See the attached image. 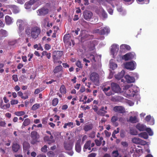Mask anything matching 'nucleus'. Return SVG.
<instances>
[{
	"mask_svg": "<svg viewBox=\"0 0 157 157\" xmlns=\"http://www.w3.org/2000/svg\"><path fill=\"white\" fill-rule=\"evenodd\" d=\"M69 34L65 35L63 37V40L65 43H67L69 42L70 37Z\"/></svg>",
	"mask_w": 157,
	"mask_h": 157,
	"instance_id": "c9c22d12",
	"label": "nucleus"
},
{
	"mask_svg": "<svg viewBox=\"0 0 157 157\" xmlns=\"http://www.w3.org/2000/svg\"><path fill=\"white\" fill-rule=\"evenodd\" d=\"M118 119V117L115 116H113L111 118V121L113 124H115V126H117L118 125V123L116 122Z\"/></svg>",
	"mask_w": 157,
	"mask_h": 157,
	"instance_id": "bb28decb",
	"label": "nucleus"
},
{
	"mask_svg": "<svg viewBox=\"0 0 157 157\" xmlns=\"http://www.w3.org/2000/svg\"><path fill=\"white\" fill-rule=\"evenodd\" d=\"M76 65L79 68H82V65L81 62L79 60L77 61L75 63Z\"/></svg>",
	"mask_w": 157,
	"mask_h": 157,
	"instance_id": "a18cd8bd",
	"label": "nucleus"
},
{
	"mask_svg": "<svg viewBox=\"0 0 157 157\" xmlns=\"http://www.w3.org/2000/svg\"><path fill=\"white\" fill-rule=\"evenodd\" d=\"M30 136L32 138L31 143L34 144L37 142H39L38 139L40 138V135L36 131H33L30 134Z\"/></svg>",
	"mask_w": 157,
	"mask_h": 157,
	"instance_id": "7ed1b4c3",
	"label": "nucleus"
},
{
	"mask_svg": "<svg viewBox=\"0 0 157 157\" xmlns=\"http://www.w3.org/2000/svg\"><path fill=\"white\" fill-rule=\"evenodd\" d=\"M109 32V29L106 27L101 28L100 30L97 29L93 31L94 33H98L101 35H107Z\"/></svg>",
	"mask_w": 157,
	"mask_h": 157,
	"instance_id": "f03ea898",
	"label": "nucleus"
},
{
	"mask_svg": "<svg viewBox=\"0 0 157 157\" xmlns=\"http://www.w3.org/2000/svg\"><path fill=\"white\" fill-rule=\"evenodd\" d=\"M87 58L90 60L92 62H95L96 60L95 59L94 55L92 53H89L87 55Z\"/></svg>",
	"mask_w": 157,
	"mask_h": 157,
	"instance_id": "393cba45",
	"label": "nucleus"
},
{
	"mask_svg": "<svg viewBox=\"0 0 157 157\" xmlns=\"http://www.w3.org/2000/svg\"><path fill=\"white\" fill-rule=\"evenodd\" d=\"M124 78L126 80L127 83H131L134 82L135 81L134 78L132 76H130L129 75H126Z\"/></svg>",
	"mask_w": 157,
	"mask_h": 157,
	"instance_id": "dca6fc26",
	"label": "nucleus"
},
{
	"mask_svg": "<svg viewBox=\"0 0 157 157\" xmlns=\"http://www.w3.org/2000/svg\"><path fill=\"white\" fill-rule=\"evenodd\" d=\"M95 142L96 145L98 146H100L101 144V142L98 139L95 140Z\"/></svg>",
	"mask_w": 157,
	"mask_h": 157,
	"instance_id": "6e6d98bb",
	"label": "nucleus"
},
{
	"mask_svg": "<svg viewBox=\"0 0 157 157\" xmlns=\"http://www.w3.org/2000/svg\"><path fill=\"white\" fill-rule=\"evenodd\" d=\"M140 139L138 138L135 137L132 139V142L136 144H139Z\"/></svg>",
	"mask_w": 157,
	"mask_h": 157,
	"instance_id": "79ce46f5",
	"label": "nucleus"
},
{
	"mask_svg": "<svg viewBox=\"0 0 157 157\" xmlns=\"http://www.w3.org/2000/svg\"><path fill=\"white\" fill-rule=\"evenodd\" d=\"M129 91H130V93H129V95H133L134 96L135 93H136V91H135L133 88H130L129 90Z\"/></svg>",
	"mask_w": 157,
	"mask_h": 157,
	"instance_id": "49530a36",
	"label": "nucleus"
},
{
	"mask_svg": "<svg viewBox=\"0 0 157 157\" xmlns=\"http://www.w3.org/2000/svg\"><path fill=\"white\" fill-rule=\"evenodd\" d=\"M113 110L115 112L121 113H124L125 112V109L121 106H116L114 107Z\"/></svg>",
	"mask_w": 157,
	"mask_h": 157,
	"instance_id": "ddd939ff",
	"label": "nucleus"
},
{
	"mask_svg": "<svg viewBox=\"0 0 157 157\" xmlns=\"http://www.w3.org/2000/svg\"><path fill=\"white\" fill-rule=\"evenodd\" d=\"M5 21L6 24L8 25L11 24L13 22L11 18L8 15L5 17Z\"/></svg>",
	"mask_w": 157,
	"mask_h": 157,
	"instance_id": "a878e982",
	"label": "nucleus"
},
{
	"mask_svg": "<svg viewBox=\"0 0 157 157\" xmlns=\"http://www.w3.org/2000/svg\"><path fill=\"white\" fill-rule=\"evenodd\" d=\"M59 102V100L57 98H55L52 101V105L53 106H56L58 104Z\"/></svg>",
	"mask_w": 157,
	"mask_h": 157,
	"instance_id": "a19ab883",
	"label": "nucleus"
},
{
	"mask_svg": "<svg viewBox=\"0 0 157 157\" xmlns=\"http://www.w3.org/2000/svg\"><path fill=\"white\" fill-rule=\"evenodd\" d=\"M25 114V113L23 111H19V112H17L15 113V114L18 116H21L23 115H24Z\"/></svg>",
	"mask_w": 157,
	"mask_h": 157,
	"instance_id": "de8ad7c7",
	"label": "nucleus"
},
{
	"mask_svg": "<svg viewBox=\"0 0 157 157\" xmlns=\"http://www.w3.org/2000/svg\"><path fill=\"white\" fill-rule=\"evenodd\" d=\"M146 127L145 125L140 123L138 124L136 126V128L140 131L145 130Z\"/></svg>",
	"mask_w": 157,
	"mask_h": 157,
	"instance_id": "6ab92c4d",
	"label": "nucleus"
},
{
	"mask_svg": "<svg viewBox=\"0 0 157 157\" xmlns=\"http://www.w3.org/2000/svg\"><path fill=\"white\" fill-rule=\"evenodd\" d=\"M41 29L37 26L30 27L28 26L25 30V33L28 36L31 37L34 40L36 39L39 37L41 33Z\"/></svg>",
	"mask_w": 157,
	"mask_h": 157,
	"instance_id": "f257e3e1",
	"label": "nucleus"
},
{
	"mask_svg": "<svg viewBox=\"0 0 157 157\" xmlns=\"http://www.w3.org/2000/svg\"><path fill=\"white\" fill-rule=\"evenodd\" d=\"M17 43V41L16 40H14L8 42V44L10 45H13Z\"/></svg>",
	"mask_w": 157,
	"mask_h": 157,
	"instance_id": "864d4df0",
	"label": "nucleus"
},
{
	"mask_svg": "<svg viewBox=\"0 0 157 157\" xmlns=\"http://www.w3.org/2000/svg\"><path fill=\"white\" fill-rule=\"evenodd\" d=\"M13 79L15 82H17L18 81L17 75H13L12 76Z\"/></svg>",
	"mask_w": 157,
	"mask_h": 157,
	"instance_id": "4d7b16f0",
	"label": "nucleus"
},
{
	"mask_svg": "<svg viewBox=\"0 0 157 157\" xmlns=\"http://www.w3.org/2000/svg\"><path fill=\"white\" fill-rule=\"evenodd\" d=\"M134 61L128 62L124 63V67L127 69L133 70L135 68Z\"/></svg>",
	"mask_w": 157,
	"mask_h": 157,
	"instance_id": "423d86ee",
	"label": "nucleus"
},
{
	"mask_svg": "<svg viewBox=\"0 0 157 157\" xmlns=\"http://www.w3.org/2000/svg\"><path fill=\"white\" fill-rule=\"evenodd\" d=\"M36 12L38 15L39 16H44L48 13V10L47 9L43 7L39 9Z\"/></svg>",
	"mask_w": 157,
	"mask_h": 157,
	"instance_id": "9b49d317",
	"label": "nucleus"
},
{
	"mask_svg": "<svg viewBox=\"0 0 157 157\" xmlns=\"http://www.w3.org/2000/svg\"><path fill=\"white\" fill-rule=\"evenodd\" d=\"M130 133L132 135H136L138 134V132L136 130L130 129Z\"/></svg>",
	"mask_w": 157,
	"mask_h": 157,
	"instance_id": "37998d69",
	"label": "nucleus"
},
{
	"mask_svg": "<svg viewBox=\"0 0 157 157\" xmlns=\"http://www.w3.org/2000/svg\"><path fill=\"white\" fill-rule=\"evenodd\" d=\"M17 24L19 30L21 32L24 29V26L25 23L24 21L18 19L17 22Z\"/></svg>",
	"mask_w": 157,
	"mask_h": 157,
	"instance_id": "9d476101",
	"label": "nucleus"
},
{
	"mask_svg": "<svg viewBox=\"0 0 157 157\" xmlns=\"http://www.w3.org/2000/svg\"><path fill=\"white\" fill-rule=\"evenodd\" d=\"M48 156L49 157H54L55 154L52 151H49L47 153Z\"/></svg>",
	"mask_w": 157,
	"mask_h": 157,
	"instance_id": "8fccbe9b",
	"label": "nucleus"
},
{
	"mask_svg": "<svg viewBox=\"0 0 157 157\" xmlns=\"http://www.w3.org/2000/svg\"><path fill=\"white\" fill-rule=\"evenodd\" d=\"M136 116L133 117L131 116L129 118V121L132 123H136Z\"/></svg>",
	"mask_w": 157,
	"mask_h": 157,
	"instance_id": "c03bdc74",
	"label": "nucleus"
},
{
	"mask_svg": "<svg viewBox=\"0 0 157 157\" xmlns=\"http://www.w3.org/2000/svg\"><path fill=\"white\" fill-rule=\"evenodd\" d=\"M12 11L14 13H16L19 12V10L18 8L16 6L13 5L12 6Z\"/></svg>",
	"mask_w": 157,
	"mask_h": 157,
	"instance_id": "58836bf2",
	"label": "nucleus"
},
{
	"mask_svg": "<svg viewBox=\"0 0 157 157\" xmlns=\"http://www.w3.org/2000/svg\"><path fill=\"white\" fill-rule=\"evenodd\" d=\"M89 137L91 138H94L95 137V132H92L89 134Z\"/></svg>",
	"mask_w": 157,
	"mask_h": 157,
	"instance_id": "680f3d73",
	"label": "nucleus"
},
{
	"mask_svg": "<svg viewBox=\"0 0 157 157\" xmlns=\"http://www.w3.org/2000/svg\"><path fill=\"white\" fill-rule=\"evenodd\" d=\"M40 107V105L39 104L36 103L33 105L31 109L33 110H35L38 109Z\"/></svg>",
	"mask_w": 157,
	"mask_h": 157,
	"instance_id": "ea45409f",
	"label": "nucleus"
},
{
	"mask_svg": "<svg viewBox=\"0 0 157 157\" xmlns=\"http://www.w3.org/2000/svg\"><path fill=\"white\" fill-rule=\"evenodd\" d=\"M47 146L45 145L41 148V151L44 152H46L47 151Z\"/></svg>",
	"mask_w": 157,
	"mask_h": 157,
	"instance_id": "5fc2aeb1",
	"label": "nucleus"
},
{
	"mask_svg": "<svg viewBox=\"0 0 157 157\" xmlns=\"http://www.w3.org/2000/svg\"><path fill=\"white\" fill-rule=\"evenodd\" d=\"M145 120L147 122H150L149 124L151 125H153L154 123V120L153 119H151V117L150 115L146 117Z\"/></svg>",
	"mask_w": 157,
	"mask_h": 157,
	"instance_id": "b1692460",
	"label": "nucleus"
},
{
	"mask_svg": "<svg viewBox=\"0 0 157 157\" xmlns=\"http://www.w3.org/2000/svg\"><path fill=\"white\" fill-rule=\"evenodd\" d=\"M23 149L24 150L28 151L30 147L29 144L27 142H24L23 144Z\"/></svg>",
	"mask_w": 157,
	"mask_h": 157,
	"instance_id": "2f4dec72",
	"label": "nucleus"
},
{
	"mask_svg": "<svg viewBox=\"0 0 157 157\" xmlns=\"http://www.w3.org/2000/svg\"><path fill=\"white\" fill-rule=\"evenodd\" d=\"M20 148L19 145L17 143H13L12 146V149L14 152H17Z\"/></svg>",
	"mask_w": 157,
	"mask_h": 157,
	"instance_id": "5701e85b",
	"label": "nucleus"
},
{
	"mask_svg": "<svg viewBox=\"0 0 157 157\" xmlns=\"http://www.w3.org/2000/svg\"><path fill=\"white\" fill-rule=\"evenodd\" d=\"M90 79L95 85L99 83V75L96 72H93L90 75Z\"/></svg>",
	"mask_w": 157,
	"mask_h": 157,
	"instance_id": "20e7f679",
	"label": "nucleus"
},
{
	"mask_svg": "<svg viewBox=\"0 0 157 157\" xmlns=\"http://www.w3.org/2000/svg\"><path fill=\"white\" fill-rule=\"evenodd\" d=\"M111 88L112 91L114 93H118L120 92L121 90V89L119 85L117 83L112 82L111 84Z\"/></svg>",
	"mask_w": 157,
	"mask_h": 157,
	"instance_id": "39448f33",
	"label": "nucleus"
},
{
	"mask_svg": "<svg viewBox=\"0 0 157 157\" xmlns=\"http://www.w3.org/2000/svg\"><path fill=\"white\" fill-rule=\"evenodd\" d=\"M125 132L124 130H121L120 132V136L122 138H124L125 136Z\"/></svg>",
	"mask_w": 157,
	"mask_h": 157,
	"instance_id": "052dcab7",
	"label": "nucleus"
},
{
	"mask_svg": "<svg viewBox=\"0 0 157 157\" xmlns=\"http://www.w3.org/2000/svg\"><path fill=\"white\" fill-rule=\"evenodd\" d=\"M8 33L6 30L2 29L0 30V39H1L2 37H6Z\"/></svg>",
	"mask_w": 157,
	"mask_h": 157,
	"instance_id": "4be33fe9",
	"label": "nucleus"
},
{
	"mask_svg": "<svg viewBox=\"0 0 157 157\" xmlns=\"http://www.w3.org/2000/svg\"><path fill=\"white\" fill-rule=\"evenodd\" d=\"M63 71V67L61 65L56 66L53 70V72L54 74H56Z\"/></svg>",
	"mask_w": 157,
	"mask_h": 157,
	"instance_id": "a211bd4d",
	"label": "nucleus"
},
{
	"mask_svg": "<svg viewBox=\"0 0 157 157\" xmlns=\"http://www.w3.org/2000/svg\"><path fill=\"white\" fill-rule=\"evenodd\" d=\"M112 154H114V157H121V156L119 155V154L117 150L113 151Z\"/></svg>",
	"mask_w": 157,
	"mask_h": 157,
	"instance_id": "3c124183",
	"label": "nucleus"
},
{
	"mask_svg": "<svg viewBox=\"0 0 157 157\" xmlns=\"http://www.w3.org/2000/svg\"><path fill=\"white\" fill-rule=\"evenodd\" d=\"M17 94L18 96L20 97H21L22 99H28L29 98L28 96V95H26V96H23V94L21 91H19L17 92Z\"/></svg>",
	"mask_w": 157,
	"mask_h": 157,
	"instance_id": "4c0bfd02",
	"label": "nucleus"
},
{
	"mask_svg": "<svg viewBox=\"0 0 157 157\" xmlns=\"http://www.w3.org/2000/svg\"><path fill=\"white\" fill-rule=\"evenodd\" d=\"M86 90V89L84 86H82L80 90H79V91L81 93H83Z\"/></svg>",
	"mask_w": 157,
	"mask_h": 157,
	"instance_id": "774afa93",
	"label": "nucleus"
},
{
	"mask_svg": "<svg viewBox=\"0 0 157 157\" xmlns=\"http://www.w3.org/2000/svg\"><path fill=\"white\" fill-rule=\"evenodd\" d=\"M63 52L62 51H55L53 53V57L54 60L55 61L60 59L63 54Z\"/></svg>",
	"mask_w": 157,
	"mask_h": 157,
	"instance_id": "0eeeda50",
	"label": "nucleus"
},
{
	"mask_svg": "<svg viewBox=\"0 0 157 157\" xmlns=\"http://www.w3.org/2000/svg\"><path fill=\"white\" fill-rule=\"evenodd\" d=\"M75 150L78 153L80 152L81 151V146L80 143L78 142H77L75 144Z\"/></svg>",
	"mask_w": 157,
	"mask_h": 157,
	"instance_id": "7c9ffc66",
	"label": "nucleus"
},
{
	"mask_svg": "<svg viewBox=\"0 0 157 157\" xmlns=\"http://www.w3.org/2000/svg\"><path fill=\"white\" fill-rule=\"evenodd\" d=\"M111 47V51L113 55L118 51L119 49V46L117 44H113L112 46Z\"/></svg>",
	"mask_w": 157,
	"mask_h": 157,
	"instance_id": "f3484780",
	"label": "nucleus"
},
{
	"mask_svg": "<svg viewBox=\"0 0 157 157\" xmlns=\"http://www.w3.org/2000/svg\"><path fill=\"white\" fill-rule=\"evenodd\" d=\"M110 87L109 86L102 88L103 91L107 96H109L114 94V93L112 91L110 90L108 92L109 90H110Z\"/></svg>",
	"mask_w": 157,
	"mask_h": 157,
	"instance_id": "2eb2a0df",
	"label": "nucleus"
},
{
	"mask_svg": "<svg viewBox=\"0 0 157 157\" xmlns=\"http://www.w3.org/2000/svg\"><path fill=\"white\" fill-rule=\"evenodd\" d=\"M51 46L48 44H46L45 45L44 48L45 50H48L51 48Z\"/></svg>",
	"mask_w": 157,
	"mask_h": 157,
	"instance_id": "69168bd1",
	"label": "nucleus"
},
{
	"mask_svg": "<svg viewBox=\"0 0 157 157\" xmlns=\"http://www.w3.org/2000/svg\"><path fill=\"white\" fill-rule=\"evenodd\" d=\"M25 8L26 9H29L31 8V6L27 2L25 3Z\"/></svg>",
	"mask_w": 157,
	"mask_h": 157,
	"instance_id": "13d9d810",
	"label": "nucleus"
},
{
	"mask_svg": "<svg viewBox=\"0 0 157 157\" xmlns=\"http://www.w3.org/2000/svg\"><path fill=\"white\" fill-rule=\"evenodd\" d=\"M41 54V58H42L44 56H46L48 59H50L51 58V54L50 52H48L47 51H44L42 52Z\"/></svg>",
	"mask_w": 157,
	"mask_h": 157,
	"instance_id": "c756f323",
	"label": "nucleus"
},
{
	"mask_svg": "<svg viewBox=\"0 0 157 157\" xmlns=\"http://www.w3.org/2000/svg\"><path fill=\"white\" fill-rule=\"evenodd\" d=\"M120 49H125L128 50H130L131 49L130 47L128 45L123 44L120 46Z\"/></svg>",
	"mask_w": 157,
	"mask_h": 157,
	"instance_id": "f704fd0d",
	"label": "nucleus"
},
{
	"mask_svg": "<svg viewBox=\"0 0 157 157\" xmlns=\"http://www.w3.org/2000/svg\"><path fill=\"white\" fill-rule=\"evenodd\" d=\"M92 16V13L90 11L85 10L83 13L84 18L86 20H90Z\"/></svg>",
	"mask_w": 157,
	"mask_h": 157,
	"instance_id": "1a4fd4ad",
	"label": "nucleus"
},
{
	"mask_svg": "<svg viewBox=\"0 0 157 157\" xmlns=\"http://www.w3.org/2000/svg\"><path fill=\"white\" fill-rule=\"evenodd\" d=\"M10 107V103L7 104L6 105H4L1 106V108L4 109H6L8 108H9Z\"/></svg>",
	"mask_w": 157,
	"mask_h": 157,
	"instance_id": "603ef678",
	"label": "nucleus"
},
{
	"mask_svg": "<svg viewBox=\"0 0 157 157\" xmlns=\"http://www.w3.org/2000/svg\"><path fill=\"white\" fill-rule=\"evenodd\" d=\"M66 89L64 85H62L60 88L59 91L62 94H65L66 93Z\"/></svg>",
	"mask_w": 157,
	"mask_h": 157,
	"instance_id": "473e14b6",
	"label": "nucleus"
},
{
	"mask_svg": "<svg viewBox=\"0 0 157 157\" xmlns=\"http://www.w3.org/2000/svg\"><path fill=\"white\" fill-rule=\"evenodd\" d=\"M93 128L92 124H90L88 125H85L83 127V129L85 132H87L91 130Z\"/></svg>",
	"mask_w": 157,
	"mask_h": 157,
	"instance_id": "cd10ccee",
	"label": "nucleus"
},
{
	"mask_svg": "<svg viewBox=\"0 0 157 157\" xmlns=\"http://www.w3.org/2000/svg\"><path fill=\"white\" fill-rule=\"evenodd\" d=\"M91 143V141L90 140L86 142L83 147V151L84 152H85L87 148L90 146Z\"/></svg>",
	"mask_w": 157,
	"mask_h": 157,
	"instance_id": "c85d7f7f",
	"label": "nucleus"
},
{
	"mask_svg": "<svg viewBox=\"0 0 157 157\" xmlns=\"http://www.w3.org/2000/svg\"><path fill=\"white\" fill-rule=\"evenodd\" d=\"M145 130L148 132L149 136H151L153 135V132L150 128H146Z\"/></svg>",
	"mask_w": 157,
	"mask_h": 157,
	"instance_id": "09e8293b",
	"label": "nucleus"
},
{
	"mask_svg": "<svg viewBox=\"0 0 157 157\" xmlns=\"http://www.w3.org/2000/svg\"><path fill=\"white\" fill-rule=\"evenodd\" d=\"M125 74V71L124 70H122L120 72L118 73L116 76V79L120 80L123 78Z\"/></svg>",
	"mask_w": 157,
	"mask_h": 157,
	"instance_id": "412c9836",
	"label": "nucleus"
},
{
	"mask_svg": "<svg viewBox=\"0 0 157 157\" xmlns=\"http://www.w3.org/2000/svg\"><path fill=\"white\" fill-rule=\"evenodd\" d=\"M107 113V111L104 110V108L103 106H102L100 110L98 111L97 113L98 115L101 116H104L105 114Z\"/></svg>",
	"mask_w": 157,
	"mask_h": 157,
	"instance_id": "aec40b11",
	"label": "nucleus"
},
{
	"mask_svg": "<svg viewBox=\"0 0 157 157\" xmlns=\"http://www.w3.org/2000/svg\"><path fill=\"white\" fill-rule=\"evenodd\" d=\"M134 55L131 52L126 53L122 57V59L125 61H128L133 59L134 58Z\"/></svg>",
	"mask_w": 157,
	"mask_h": 157,
	"instance_id": "4468645a",
	"label": "nucleus"
},
{
	"mask_svg": "<svg viewBox=\"0 0 157 157\" xmlns=\"http://www.w3.org/2000/svg\"><path fill=\"white\" fill-rule=\"evenodd\" d=\"M146 144L147 142L146 141L142 140L140 139L139 144L144 145H146Z\"/></svg>",
	"mask_w": 157,
	"mask_h": 157,
	"instance_id": "e2e57ef3",
	"label": "nucleus"
},
{
	"mask_svg": "<svg viewBox=\"0 0 157 157\" xmlns=\"http://www.w3.org/2000/svg\"><path fill=\"white\" fill-rule=\"evenodd\" d=\"M139 136L143 138L144 139H147L148 137V135L146 132H143L140 133L139 134Z\"/></svg>",
	"mask_w": 157,
	"mask_h": 157,
	"instance_id": "72a5a7b5",
	"label": "nucleus"
},
{
	"mask_svg": "<svg viewBox=\"0 0 157 157\" xmlns=\"http://www.w3.org/2000/svg\"><path fill=\"white\" fill-rule=\"evenodd\" d=\"M65 149L67 150L70 151L72 149L73 143L71 140L65 141L63 144Z\"/></svg>",
	"mask_w": 157,
	"mask_h": 157,
	"instance_id": "6e6552de",
	"label": "nucleus"
},
{
	"mask_svg": "<svg viewBox=\"0 0 157 157\" xmlns=\"http://www.w3.org/2000/svg\"><path fill=\"white\" fill-rule=\"evenodd\" d=\"M121 144L124 147H127L128 146V143L125 141L121 142Z\"/></svg>",
	"mask_w": 157,
	"mask_h": 157,
	"instance_id": "0e129e2a",
	"label": "nucleus"
},
{
	"mask_svg": "<svg viewBox=\"0 0 157 157\" xmlns=\"http://www.w3.org/2000/svg\"><path fill=\"white\" fill-rule=\"evenodd\" d=\"M30 123V120L29 118H26L25 119L23 122L22 127L23 126H27L29 125Z\"/></svg>",
	"mask_w": 157,
	"mask_h": 157,
	"instance_id": "e433bc0d",
	"label": "nucleus"
},
{
	"mask_svg": "<svg viewBox=\"0 0 157 157\" xmlns=\"http://www.w3.org/2000/svg\"><path fill=\"white\" fill-rule=\"evenodd\" d=\"M44 140L45 142H47L48 144L49 145L55 142V140L52 135H51L50 137L45 136L44 137Z\"/></svg>",
	"mask_w": 157,
	"mask_h": 157,
	"instance_id": "f8f14e48",
	"label": "nucleus"
},
{
	"mask_svg": "<svg viewBox=\"0 0 157 157\" xmlns=\"http://www.w3.org/2000/svg\"><path fill=\"white\" fill-rule=\"evenodd\" d=\"M18 103V101L17 100H12L10 101L11 104L12 105L17 104Z\"/></svg>",
	"mask_w": 157,
	"mask_h": 157,
	"instance_id": "bf43d9fd",
	"label": "nucleus"
},
{
	"mask_svg": "<svg viewBox=\"0 0 157 157\" xmlns=\"http://www.w3.org/2000/svg\"><path fill=\"white\" fill-rule=\"evenodd\" d=\"M102 17L104 18H106L107 17V13L105 12L104 10H103V11L101 14Z\"/></svg>",
	"mask_w": 157,
	"mask_h": 157,
	"instance_id": "338daca9",
	"label": "nucleus"
}]
</instances>
